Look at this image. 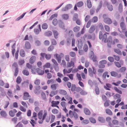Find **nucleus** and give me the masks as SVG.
<instances>
[{"mask_svg": "<svg viewBox=\"0 0 127 127\" xmlns=\"http://www.w3.org/2000/svg\"><path fill=\"white\" fill-rule=\"evenodd\" d=\"M106 34H109V33L105 32V33L103 35L101 31H100L99 33V38L100 39H102L103 41H104L105 43L108 42L109 40L107 39V36Z\"/></svg>", "mask_w": 127, "mask_h": 127, "instance_id": "1", "label": "nucleus"}, {"mask_svg": "<svg viewBox=\"0 0 127 127\" xmlns=\"http://www.w3.org/2000/svg\"><path fill=\"white\" fill-rule=\"evenodd\" d=\"M119 42V40L117 38H115L112 40L111 38L109 40L107 43V46L109 48H111V45H115L118 43Z\"/></svg>", "mask_w": 127, "mask_h": 127, "instance_id": "2", "label": "nucleus"}, {"mask_svg": "<svg viewBox=\"0 0 127 127\" xmlns=\"http://www.w3.org/2000/svg\"><path fill=\"white\" fill-rule=\"evenodd\" d=\"M88 72L89 76L91 77H93V74H96V69L94 67H92V68L89 67L88 69Z\"/></svg>", "mask_w": 127, "mask_h": 127, "instance_id": "3", "label": "nucleus"}, {"mask_svg": "<svg viewBox=\"0 0 127 127\" xmlns=\"http://www.w3.org/2000/svg\"><path fill=\"white\" fill-rule=\"evenodd\" d=\"M107 15L105 14H103L102 17L103 18L104 22L108 24H110L112 23V20L110 18L106 17Z\"/></svg>", "mask_w": 127, "mask_h": 127, "instance_id": "4", "label": "nucleus"}, {"mask_svg": "<svg viewBox=\"0 0 127 127\" xmlns=\"http://www.w3.org/2000/svg\"><path fill=\"white\" fill-rule=\"evenodd\" d=\"M64 55L62 53H60V54H56L54 55V56L55 57L56 59L58 62L59 63H60L61 61V56H63Z\"/></svg>", "mask_w": 127, "mask_h": 127, "instance_id": "5", "label": "nucleus"}, {"mask_svg": "<svg viewBox=\"0 0 127 127\" xmlns=\"http://www.w3.org/2000/svg\"><path fill=\"white\" fill-rule=\"evenodd\" d=\"M59 103L60 102L59 101H54L53 100L51 102V106L52 107H56L58 109H59V107L58 105L59 104Z\"/></svg>", "mask_w": 127, "mask_h": 127, "instance_id": "6", "label": "nucleus"}, {"mask_svg": "<svg viewBox=\"0 0 127 127\" xmlns=\"http://www.w3.org/2000/svg\"><path fill=\"white\" fill-rule=\"evenodd\" d=\"M30 97V96L29 93L27 92H25L24 93L23 99L24 100H27Z\"/></svg>", "mask_w": 127, "mask_h": 127, "instance_id": "7", "label": "nucleus"}, {"mask_svg": "<svg viewBox=\"0 0 127 127\" xmlns=\"http://www.w3.org/2000/svg\"><path fill=\"white\" fill-rule=\"evenodd\" d=\"M69 115H73L74 118L76 120L78 118V116L77 113L75 111H72L71 110H70L69 112Z\"/></svg>", "mask_w": 127, "mask_h": 127, "instance_id": "8", "label": "nucleus"}, {"mask_svg": "<svg viewBox=\"0 0 127 127\" xmlns=\"http://www.w3.org/2000/svg\"><path fill=\"white\" fill-rule=\"evenodd\" d=\"M110 73L111 75L114 77H117L118 78H120L121 77V74H118L117 73L114 71H111L110 72Z\"/></svg>", "mask_w": 127, "mask_h": 127, "instance_id": "9", "label": "nucleus"}, {"mask_svg": "<svg viewBox=\"0 0 127 127\" xmlns=\"http://www.w3.org/2000/svg\"><path fill=\"white\" fill-rule=\"evenodd\" d=\"M92 55L90 56V58L93 60V62L97 63L98 61L97 60L96 57L95 56L94 53L93 51H92Z\"/></svg>", "mask_w": 127, "mask_h": 127, "instance_id": "10", "label": "nucleus"}, {"mask_svg": "<svg viewBox=\"0 0 127 127\" xmlns=\"http://www.w3.org/2000/svg\"><path fill=\"white\" fill-rule=\"evenodd\" d=\"M0 114L1 117L4 118H6L7 115L6 112L3 110H1L0 112Z\"/></svg>", "mask_w": 127, "mask_h": 127, "instance_id": "11", "label": "nucleus"}, {"mask_svg": "<svg viewBox=\"0 0 127 127\" xmlns=\"http://www.w3.org/2000/svg\"><path fill=\"white\" fill-rule=\"evenodd\" d=\"M72 7V5L71 4H69L66 5L65 8H63L62 10L64 11H66L68 9H71Z\"/></svg>", "mask_w": 127, "mask_h": 127, "instance_id": "12", "label": "nucleus"}, {"mask_svg": "<svg viewBox=\"0 0 127 127\" xmlns=\"http://www.w3.org/2000/svg\"><path fill=\"white\" fill-rule=\"evenodd\" d=\"M96 29V27L94 25H92L89 31V32L90 33H92L95 31Z\"/></svg>", "mask_w": 127, "mask_h": 127, "instance_id": "13", "label": "nucleus"}, {"mask_svg": "<svg viewBox=\"0 0 127 127\" xmlns=\"http://www.w3.org/2000/svg\"><path fill=\"white\" fill-rule=\"evenodd\" d=\"M120 26L122 31H125L126 30V26L124 23L122 22L120 24Z\"/></svg>", "mask_w": 127, "mask_h": 127, "instance_id": "14", "label": "nucleus"}, {"mask_svg": "<svg viewBox=\"0 0 127 127\" xmlns=\"http://www.w3.org/2000/svg\"><path fill=\"white\" fill-rule=\"evenodd\" d=\"M36 57L35 56H32L29 59V62L31 64H33L34 63L36 59Z\"/></svg>", "mask_w": 127, "mask_h": 127, "instance_id": "15", "label": "nucleus"}, {"mask_svg": "<svg viewBox=\"0 0 127 127\" xmlns=\"http://www.w3.org/2000/svg\"><path fill=\"white\" fill-rule=\"evenodd\" d=\"M35 70L39 75H42L44 73V71L41 70L39 68H37Z\"/></svg>", "mask_w": 127, "mask_h": 127, "instance_id": "16", "label": "nucleus"}, {"mask_svg": "<svg viewBox=\"0 0 127 127\" xmlns=\"http://www.w3.org/2000/svg\"><path fill=\"white\" fill-rule=\"evenodd\" d=\"M83 46V43L81 39H79L78 41L77 47L78 48L81 49Z\"/></svg>", "mask_w": 127, "mask_h": 127, "instance_id": "17", "label": "nucleus"}, {"mask_svg": "<svg viewBox=\"0 0 127 127\" xmlns=\"http://www.w3.org/2000/svg\"><path fill=\"white\" fill-rule=\"evenodd\" d=\"M84 112L85 114L87 115H89L91 114L90 110L86 108H84Z\"/></svg>", "mask_w": 127, "mask_h": 127, "instance_id": "18", "label": "nucleus"}, {"mask_svg": "<svg viewBox=\"0 0 127 127\" xmlns=\"http://www.w3.org/2000/svg\"><path fill=\"white\" fill-rule=\"evenodd\" d=\"M58 86V84H53L51 85L50 87L53 90H56L57 89V87Z\"/></svg>", "mask_w": 127, "mask_h": 127, "instance_id": "19", "label": "nucleus"}, {"mask_svg": "<svg viewBox=\"0 0 127 127\" xmlns=\"http://www.w3.org/2000/svg\"><path fill=\"white\" fill-rule=\"evenodd\" d=\"M59 92L60 94L64 95H65L67 94L66 91L64 90L60 89L59 90Z\"/></svg>", "mask_w": 127, "mask_h": 127, "instance_id": "20", "label": "nucleus"}, {"mask_svg": "<svg viewBox=\"0 0 127 127\" xmlns=\"http://www.w3.org/2000/svg\"><path fill=\"white\" fill-rule=\"evenodd\" d=\"M74 62L71 61L70 62H68L67 64V66L68 67H70L72 66L74 67Z\"/></svg>", "mask_w": 127, "mask_h": 127, "instance_id": "21", "label": "nucleus"}, {"mask_svg": "<svg viewBox=\"0 0 127 127\" xmlns=\"http://www.w3.org/2000/svg\"><path fill=\"white\" fill-rule=\"evenodd\" d=\"M43 112L42 110H40L37 114L38 118L39 119H42Z\"/></svg>", "mask_w": 127, "mask_h": 127, "instance_id": "22", "label": "nucleus"}, {"mask_svg": "<svg viewBox=\"0 0 127 127\" xmlns=\"http://www.w3.org/2000/svg\"><path fill=\"white\" fill-rule=\"evenodd\" d=\"M52 33L50 31H48L45 32L44 33V34L45 36H50L52 35Z\"/></svg>", "mask_w": 127, "mask_h": 127, "instance_id": "23", "label": "nucleus"}, {"mask_svg": "<svg viewBox=\"0 0 127 127\" xmlns=\"http://www.w3.org/2000/svg\"><path fill=\"white\" fill-rule=\"evenodd\" d=\"M98 120L101 123H104L105 121L104 118L102 117H98Z\"/></svg>", "mask_w": 127, "mask_h": 127, "instance_id": "24", "label": "nucleus"}, {"mask_svg": "<svg viewBox=\"0 0 127 127\" xmlns=\"http://www.w3.org/2000/svg\"><path fill=\"white\" fill-rule=\"evenodd\" d=\"M105 112L106 114L110 115H112L113 113L108 108H107L105 110Z\"/></svg>", "mask_w": 127, "mask_h": 127, "instance_id": "25", "label": "nucleus"}, {"mask_svg": "<svg viewBox=\"0 0 127 127\" xmlns=\"http://www.w3.org/2000/svg\"><path fill=\"white\" fill-rule=\"evenodd\" d=\"M53 32L54 37L56 39L58 38L59 33L57 31L53 30L52 31Z\"/></svg>", "mask_w": 127, "mask_h": 127, "instance_id": "26", "label": "nucleus"}, {"mask_svg": "<svg viewBox=\"0 0 127 127\" xmlns=\"http://www.w3.org/2000/svg\"><path fill=\"white\" fill-rule=\"evenodd\" d=\"M111 85L109 84H106V86H104V87L106 90H110V88H111Z\"/></svg>", "mask_w": 127, "mask_h": 127, "instance_id": "27", "label": "nucleus"}, {"mask_svg": "<svg viewBox=\"0 0 127 127\" xmlns=\"http://www.w3.org/2000/svg\"><path fill=\"white\" fill-rule=\"evenodd\" d=\"M20 54L22 57H23L25 56V53L23 49H21L20 51Z\"/></svg>", "mask_w": 127, "mask_h": 127, "instance_id": "28", "label": "nucleus"}, {"mask_svg": "<svg viewBox=\"0 0 127 127\" xmlns=\"http://www.w3.org/2000/svg\"><path fill=\"white\" fill-rule=\"evenodd\" d=\"M62 16L63 19L64 20H67L69 18V16L68 14H63L62 15Z\"/></svg>", "mask_w": 127, "mask_h": 127, "instance_id": "29", "label": "nucleus"}, {"mask_svg": "<svg viewBox=\"0 0 127 127\" xmlns=\"http://www.w3.org/2000/svg\"><path fill=\"white\" fill-rule=\"evenodd\" d=\"M25 47L27 49H29L31 47V45L30 43L28 42H26Z\"/></svg>", "mask_w": 127, "mask_h": 127, "instance_id": "30", "label": "nucleus"}, {"mask_svg": "<svg viewBox=\"0 0 127 127\" xmlns=\"http://www.w3.org/2000/svg\"><path fill=\"white\" fill-rule=\"evenodd\" d=\"M50 65L51 64L50 63H47L43 66L44 69H45L46 68H49Z\"/></svg>", "mask_w": 127, "mask_h": 127, "instance_id": "31", "label": "nucleus"}, {"mask_svg": "<svg viewBox=\"0 0 127 127\" xmlns=\"http://www.w3.org/2000/svg\"><path fill=\"white\" fill-rule=\"evenodd\" d=\"M23 74L25 75L28 76L29 75V72L27 70H24L22 72Z\"/></svg>", "mask_w": 127, "mask_h": 127, "instance_id": "32", "label": "nucleus"}, {"mask_svg": "<svg viewBox=\"0 0 127 127\" xmlns=\"http://www.w3.org/2000/svg\"><path fill=\"white\" fill-rule=\"evenodd\" d=\"M76 4L78 7H80L83 5L84 3L82 1H80L78 2Z\"/></svg>", "mask_w": 127, "mask_h": 127, "instance_id": "33", "label": "nucleus"}, {"mask_svg": "<svg viewBox=\"0 0 127 127\" xmlns=\"http://www.w3.org/2000/svg\"><path fill=\"white\" fill-rule=\"evenodd\" d=\"M114 50L115 52L117 53L118 54L120 55L122 54L121 51L118 49H114Z\"/></svg>", "mask_w": 127, "mask_h": 127, "instance_id": "34", "label": "nucleus"}, {"mask_svg": "<svg viewBox=\"0 0 127 127\" xmlns=\"http://www.w3.org/2000/svg\"><path fill=\"white\" fill-rule=\"evenodd\" d=\"M126 70V68L125 67H122L121 68L119 69V71L121 73L124 72Z\"/></svg>", "mask_w": 127, "mask_h": 127, "instance_id": "35", "label": "nucleus"}, {"mask_svg": "<svg viewBox=\"0 0 127 127\" xmlns=\"http://www.w3.org/2000/svg\"><path fill=\"white\" fill-rule=\"evenodd\" d=\"M80 28L79 27L76 26L73 28V31L74 32H77L79 31Z\"/></svg>", "mask_w": 127, "mask_h": 127, "instance_id": "36", "label": "nucleus"}, {"mask_svg": "<svg viewBox=\"0 0 127 127\" xmlns=\"http://www.w3.org/2000/svg\"><path fill=\"white\" fill-rule=\"evenodd\" d=\"M98 19V18L97 17L94 16L92 18V21L93 23H95L97 22Z\"/></svg>", "mask_w": 127, "mask_h": 127, "instance_id": "37", "label": "nucleus"}, {"mask_svg": "<svg viewBox=\"0 0 127 127\" xmlns=\"http://www.w3.org/2000/svg\"><path fill=\"white\" fill-rule=\"evenodd\" d=\"M114 89L115 91L118 93L120 94H122V92L120 90H119L118 88L116 87H114Z\"/></svg>", "mask_w": 127, "mask_h": 127, "instance_id": "38", "label": "nucleus"}, {"mask_svg": "<svg viewBox=\"0 0 127 127\" xmlns=\"http://www.w3.org/2000/svg\"><path fill=\"white\" fill-rule=\"evenodd\" d=\"M26 13H24L22 14L20 16L18 17L17 18L16 20V21H18L19 20H20L22 19L23 17L25 16V15L26 14Z\"/></svg>", "mask_w": 127, "mask_h": 127, "instance_id": "39", "label": "nucleus"}, {"mask_svg": "<svg viewBox=\"0 0 127 127\" xmlns=\"http://www.w3.org/2000/svg\"><path fill=\"white\" fill-rule=\"evenodd\" d=\"M40 80L39 79H37L34 81V83L35 85L38 86L40 84Z\"/></svg>", "mask_w": 127, "mask_h": 127, "instance_id": "40", "label": "nucleus"}, {"mask_svg": "<svg viewBox=\"0 0 127 127\" xmlns=\"http://www.w3.org/2000/svg\"><path fill=\"white\" fill-rule=\"evenodd\" d=\"M22 79L20 76H18L17 78L16 82L18 84H20L21 82Z\"/></svg>", "mask_w": 127, "mask_h": 127, "instance_id": "41", "label": "nucleus"}, {"mask_svg": "<svg viewBox=\"0 0 127 127\" xmlns=\"http://www.w3.org/2000/svg\"><path fill=\"white\" fill-rule=\"evenodd\" d=\"M87 4L88 7L89 8H90L92 6L91 2L90 0H87Z\"/></svg>", "mask_w": 127, "mask_h": 127, "instance_id": "42", "label": "nucleus"}, {"mask_svg": "<svg viewBox=\"0 0 127 127\" xmlns=\"http://www.w3.org/2000/svg\"><path fill=\"white\" fill-rule=\"evenodd\" d=\"M69 55L70 56L72 57H74L76 56L75 53L73 51H71L69 52Z\"/></svg>", "mask_w": 127, "mask_h": 127, "instance_id": "43", "label": "nucleus"}, {"mask_svg": "<svg viewBox=\"0 0 127 127\" xmlns=\"http://www.w3.org/2000/svg\"><path fill=\"white\" fill-rule=\"evenodd\" d=\"M104 27L105 31L108 32H110V28L109 26L107 25H105L104 26Z\"/></svg>", "mask_w": 127, "mask_h": 127, "instance_id": "44", "label": "nucleus"}, {"mask_svg": "<svg viewBox=\"0 0 127 127\" xmlns=\"http://www.w3.org/2000/svg\"><path fill=\"white\" fill-rule=\"evenodd\" d=\"M113 125H117L119 124L118 121L116 120H114L112 121V124Z\"/></svg>", "mask_w": 127, "mask_h": 127, "instance_id": "45", "label": "nucleus"}, {"mask_svg": "<svg viewBox=\"0 0 127 127\" xmlns=\"http://www.w3.org/2000/svg\"><path fill=\"white\" fill-rule=\"evenodd\" d=\"M54 46L52 45H51L47 49V50L48 51H51L54 49Z\"/></svg>", "mask_w": 127, "mask_h": 127, "instance_id": "46", "label": "nucleus"}, {"mask_svg": "<svg viewBox=\"0 0 127 127\" xmlns=\"http://www.w3.org/2000/svg\"><path fill=\"white\" fill-rule=\"evenodd\" d=\"M57 91H52L50 92V96L51 97H52L55 95L57 94Z\"/></svg>", "mask_w": 127, "mask_h": 127, "instance_id": "47", "label": "nucleus"}, {"mask_svg": "<svg viewBox=\"0 0 127 127\" xmlns=\"http://www.w3.org/2000/svg\"><path fill=\"white\" fill-rule=\"evenodd\" d=\"M48 27V25L47 23H44L43 24L42 26V27L43 29H46Z\"/></svg>", "mask_w": 127, "mask_h": 127, "instance_id": "48", "label": "nucleus"}, {"mask_svg": "<svg viewBox=\"0 0 127 127\" xmlns=\"http://www.w3.org/2000/svg\"><path fill=\"white\" fill-rule=\"evenodd\" d=\"M55 119V115L52 114L51 115V119L50 123H53Z\"/></svg>", "mask_w": 127, "mask_h": 127, "instance_id": "49", "label": "nucleus"}, {"mask_svg": "<svg viewBox=\"0 0 127 127\" xmlns=\"http://www.w3.org/2000/svg\"><path fill=\"white\" fill-rule=\"evenodd\" d=\"M37 117V114L35 112H34L33 113V116L32 117V118L33 119V118H34V119L36 121L37 120V119L36 117Z\"/></svg>", "mask_w": 127, "mask_h": 127, "instance_id": "50", "label": "nucleus"}, {"mask_svg": "<svg viewBox=\"0 0 127 127\" xmlns=\"http://www.w3.org/2000/svg\"><path fill=\"white\" fill-rule=\"evenodd\" d=\"M107 6L109 10L110 11H112L113 9L112 6L111 5L109 4H107Z\"/></svg>", "mask_w": 127, "mask_h": 127, "instance_id": "51", "label": "nucleus"}, {"mask_svg": "<svg viewBox=\"0 0 127 127\" xmlns=\"http://www.w3.org/2000/svg\"><path fill=\"white\" fill-rule=\"evenodd\" d=\"M52 112L53 114H56L58 113L59 111L58 110L55 108H54L52 110Z\"/></svg>", "mask_w": 127, "mask_h": 127, "instance_id": "52", "label": "nucleus"}, {"mask_svg": "<svg viewBox=\"0 0 127 127\" xmlns=\"http://www.w3.org/2000/svg\"><path fill=\"white\" fill-rule=\"evenodd\" d=\"M47 115V112L45 110L44 112V114L42 116V119L43 120H44L46 117Z\"/></svg>", "mask_w": 127, "mask_h": 127, "instance_id": "53", "label": "nucleus"}, {"mask_svg": "<svg viewBox=\"0 0 127 127\" xmlns=\"http://www.w3.org/2000/svg\"><path fill=\"white\" fill-rule=\"evenodd\" d=\"M30 122L32 126L33 127L36 124L35 121H34L32 119L31 120Z\"/></svg>", "mask_w": 127, "mask_h": 127, "instance_id": "54", "label": "nucleus"}, {"mask_svg": "<svg viewBox=\"0 0 127 127\" xmlns=\"http://www.w3.org/2000/svg\"><path fill=\"white\" fill-rule=\"evenodd\" d=\"M9 115L12 117H13L15 116V113L12 110L10 111L9 112Z\"/></svg>", "mask_w": 127, "mask_h": 127, "instance_id": "55", "label": "nucleus"}, {"mask_svg": "<svg viewBox=\"0 0 127 127\" xmlns=\"http://www.w3.org/2000/svg\"><path fill=\"white\" fill-rule=\"evenodd\" d=\"M98 27L101 30H102L104 29L103 25L101 23H99L98 24Z\"/></svg>", "mask_w": 127, "mask_h": 127, "instance_id": "56", "label": "nucleus"}, {"mask_svg": "<svg viewBox=\"0 0 127 127\" xmlns=\"http://www.w3.org/2000/svg\"><path fill=\"white\" fill-rule=\"evenodd\" d=\"M18 63L19 65H21L24 63L25 62L24 60L21 59L19 61Z\"/></svg>", "mask_w": 127, "mask_h": 127, "instance_id": "57", "label": "nucleus"}, {"mask_svg": "<svg viewBox=\"0 0 127 127\" xmlns=\"http://www.w3.org/2000/svg\"><path fill=\"white\" fill-rule=\"evenodd\" d=\"M51 57V55L50 54H46L45 58L47 60H49L50 59Z\"/></svg>", "mask_w": 127, "mask_h": 127, "instance_id": "58", "label": "nucleus"}, {"mask_svg": "<svg viewBox=\"0 0 127 127\" xmlns=\"http://www.w3.org/2000/svg\"><path fill=\"white\" fill-rule=\"evenodd\" d=\"M107 63V61L105 60H103L99 62V64H103L104 65L106 64Z\"/></svg>", "mask_w": 127, "mask_h": 127, "instance_id": "59", "label": "nucleus"}, {"mask_svg": "<svg viewBox=\"0 0 127 127\" xmlns=\"http://www.w3.org/2000/svg\"><path fill=\"white\" fill-rule=\"evenodd\" d=\"M18 72V68L17 67L15 68V71L14 72V75L15 76H17Z\"/></svg>", "mask_w": 127, "mask_h": 127, "instance_id": "60", "label": "nucleus"}, {"mask_svg": "<svg viewBox=\"0 0 127 127\" xmlns=\"http://www.w3.org/2000/svg\"><path fill=\"white\" fill-rule=\"evenodd\" d=\"M17 118L16 117H14L11 119V121L14 124H16L17 121Z\"/></svg>", "mask_w": 127, "mask_h": 127, "instance_id": "61", "label": "nucleus"}, {"mask_svg": "<svg viewBox=\"0 0 127 127\" xmlns=\"http://www.w3.org/2000/svg\"><path fill=\"white\" fill-rule=\"evenodd\" d=\"M84 50L85 52H87L88 49V47L87 44H85L84 45L83 47Z\"/></svg>", "mask_w": 127, "mask_h": 127, "instance_id": "62", "label": "nucleus"}, {"mask_svg": "<svg viewBox=\"0 0 127 127\" xmlns=\"http://www.w3.org/2000/svg\"><path fill=\"white\" fill-rule=\"evenodd\" d=\"M117 46L118 48L120 49H122L123 48V45L121 44H117Z\"/></svg>", "mask_w": 127, "mask_h": 127, "instance_id": "63", "label": "nucleus"}, {"mask_svg": "<svg viewBox=\"0 0 127 127\" xmlns=\"http://www.w3.org/2000/svg\"><path fill=\"white\" fill-rule=\"evenodd\" d=\"M114 63L115 65L117 67L119 68L121 67V64L119 63V62H115Z\"/></svg>", "mask_w": 127, "mask_h": 127, "instance_id": "64", "label": "nucleus"}]
</instances>
